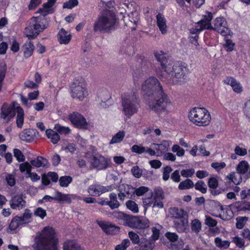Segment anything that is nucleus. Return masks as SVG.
I'll return each mask as SVG.
<instances>
[{
	"label": "nucleus",
	"mask_w": 250,
	"mask_h": 250,
	"mask_svg": "<svg viewBox=\"0 0 250 250\" xmlns=\"http://www.w3.org/2000/svg\"><path fill=\"white\" fill-rule=\"evenodd\" d=\"M116 22L115 14L109 11H105L95 21L94 30L95 31L109 32L115 29Z\"/></svg>",
	"instance_id": "423d86ee"
},
{
	"label": "nucleus",
	"mask_w": 250,
	"mask_h": 250,
	"mask_svg": "<svg viewBox=\"0 0 250 250\" xmlns=\"http://www.w3.org/2000/svg\"><path fill=\"white\" fill-rule=\"evenodd\" d=\"M194 186L196 190L200 191L201 193H206L207 192V187L203 181H198Z\"/></svg>",
	"instance_id": "3c124183"
},
{
	"label": "nucleus",
	"mask_w": 250,
	"mask_h": 250,
	"mask_svg": "<svg viewBox=\"0 0 250 250\" xmlns=\"http://www.w3.org/2000/svg\"><path fill=\"white\" fill-rule=\"evenodd\" d=\"M30 164L32 167H34L37 168L48 166L47 160L46 159L40 156L37 157L35 159L32 160L30 161Z\"/></svg>",
	"instance_id": "2f4dec72"
},
{
	"label": "nucleus",
	"mask_w": 250,
	"mask_h": 250,
	"mask_svg": "<svg viewBox=\"0 0 250 250\" xmlns=\"http://www.w3.org/2000/svg\"><path fill=\"white\" fill-rule=\"evenodd\" d=\"M5 180L7 185L10 187H13L16 184L15 175L13 174L7 173L5 176Z\"/></svg>",
	"instance_id": "0e129e2a"
},
{
	"label": "nucleus",
	"mask_w": 250,
	"mask_h": 250,
	"mask_svg": "<svg viewBox=\"0 0 250 250\" xmlns=\"http://www.w3.org/2000/svg\"><path fill=\"white\" fill-rule=\"evenodd\" d=\"M45 133L47 138L50 139L52 143L54 144H57L60 139L59 134L52 129H47Z\"/></svg>",
	"instance_id": "4c0bfd02"
},
{
	"label": "nucleus",
	"mask_w": 250,
	"mask_h": 250,
	"mask_svg": "<svg viewBox=\"0 0 250 250\" xmlns=\"http://www.w3.org/2000/svg\"><path fill=\"white\" fill-rule=\"evenodd\" d=\"M81 197L77 196L75 194H63L62 199L61 202H65L67 204H70L72 200H81Z\"/></svg>",
	"instance_id": "8fccbe9b"
},
{
	"label": "nucleus",
	"mask_w": 250,
	"mask_h": 250,
	"mask_svg": "<svg viewBox=\"0 0 250 250\" xmlns=\"http://www.w3.org/2000/svg\"><path fill=\"white\" fill-rule=\"evenodd\" d=\"M68 118L72 125L79 128L89 129L94 126L92 122H86L85 118L77 112L70 113L68 115Z\"/></svg>",
	"instance_id": "9d476101"
},
{
	"label": "nucleus",
	"mask_w": 250,
	"mask_h": 250,
	"mask_svg": "<svg viewBox=\"0 0 250 250\" xmlns=\"http://www.w3.org/2000/svg\"><path fill=\"white\" fill-rule=\"evenodd\" d=\"M54 128L57 131L61 134H67L70 132L69 127L62 126L59 125H55Z\"/></svg>",
	"instance_id": "e2e57ef3"
},
{
	"label": "nucleus",
	"mask_w": 250,
	"mask_h": 250,
	"mask_svg": "<svg viewBox=\"0 0 250 250\" xmlns=\"http://www.w3.org/2000/svg\"><path fill=\"white\" fill-rule=\"evenodd\" d=\"M34 241V250H58L59 234L54 228L46 226L37 233Z\"/></svg>",
	"instance_id": "f257e3e1"
},
{
	"label": "nucleus",
	"mask_w": 250,
	"mask_h": 250,
	"mask_svg": "<svg viewBox=\"0 0 250 250\" xmlns=\"http://www.w3.org/2000/svg\"><path fill=\"white\" fill-rule=\"evenodd\" d=\"M122 106L123 114L128 118L136 113L139 109V103L136 94L131 91L122 95Z\"/></svg>",
	"instance_id": "39448f33"
},
{
	"label": "nucleus",
	"mask_w": 250,
	"mask_h": 250,
	"mask_svg": "<svg viewBox=\"0 0 250 250\" xmlns=\"http://www.w3.org/2000/svg\"><path fill=\"white\" fill-rule=\"evenodd\" d=\"M235 43L229 39H226L225 43L224 44L225 49L228 52L232 51L233 50Z\"/></svg>",
	"instance_id": "774afa93"
},
{
	"label": "nucleus",
	"mask_w": 250,
	"mask_h": 250,
	"mask_svg": "<svg viewBox=\"0 0 250 250\" xmlns=\"http://www.w3.org/2000/svg\"><path fill=\"white\" fill-rule=\"evenodd\" d=\"M161 228V226L159 225L157 226V227H153L151 228L152 234L150 237V240L151 241H155L159 239L160 235V230Z\"/></svg>",
	"instance_id": "09e8293b"
},
{
	"label": "nucleus",
	"mask_w": 250,
	"mask_h": 250,
	"mask_svg": "<svg viewBox=\"0 0 250 250\" xmlns=\"http://www.w3.org/2000/svg\"><path fill=\"white\" fill-rule=\"evenodd\" d=\"M155 56L158 62L161 63L162 67L165 70L167 65V60L166 54L163 51H156L154 52Z\"/></svg>",
	"instance_id": "c85d7f7f"
},
{
	"label": "nucleus",
	"mask_w": 250,
	"mask_h": 250,
	"mask_svg": "<svg viewBox=\"0 0 250 250\" xmlns=\"http://www.w3.org/2000/svg\"><path fill=\"white\" fill-rule=\"evenodd\" d=\"M150 222L148 219L144 217L131 216L128 227L132 229H144L149 228Z\"/></svg>",
	"instance_id": "4468645a"
},
{
	"label": "nucleus",
	"mask_w": 250,
	"mask_h": 250,
	"mask_svg": "<svg viewBox=\"0 0 250 250\" xmlns=\"http://www.w3.org/2000/svg\"><path fill=\"white\" fill-rule=\"evenodd\" d=\"M211 29L217 31L223 36H231L233 34L228 27L227 21L222 17H217L214 20Z\"/></svg>",
	"instance_id": "9b49d317"
},
{
	"label": "nucleus",
	"mask_w": 250,
	"mask_h": 250,
	"mask_svg": "<svg viewBox=\"0 0 250 250\" xmlns=\"http://www.w3.org/2000/svg\"><path fill=\"white\" fill-rule=\"evenodd\" d=\"M194 186V183L191 180L189 179H187L179 184L178 188L181 190L188 189L193 188Z\"/></svg>",
	"instance_id": "c03bdc74"
},
{
	"label": "nucleus",
	"mask_w": 250,
	"mask_h": 250,
	"mask_svg": "<svg viewBox=\"0 0 250 250\" xmlns=\"http://www.w3.org/2000/svg\"><path fill=\"white\" fill-rule=\"evenodd\" d=\"M219 208L220 213H214L213 216L219 217L224 220H229L233 216V213L230 208L219 205Z\"/></svg>",
	"instance_id": "a211bd4d"
},
{
	"label": "nucleus",
	"mask_w": 250,
	"mask_h": 250,
	"mask_svg": "<svg viewBox=\"0 0 250 250\" xmlns=\"http://www.w3.org/2000/svg\"><path fill=\"white\" fill-rule=\"evenodd\" d=\"M146 146H144L142 145H133L131 148V151L139 154H141L145 152Z\"/></svg>",
	"instance_id": "bf43d9fd"
},
{
	"label": "nucleus",
	"mask_w": 250,
	"mask_h": 250,
	"mask_svg": "<svg viewBox=\"0 0 250 250\" xmlns=\"http://www.w3.org/2000/svg\"><path fill=\"white\" fill-rule=\"evenodd\" d=\"M154 198H152V192L151 190L149 192L147 197L143 198V205L146 210L148 208L153 205Z\"/></svg>",
	"instance_id": "79ce46f5"
},
{
	"label": "nucleus",
	"mask_w": 250,
	"mask_h": 250,
	"mask_svg": "<svg viewBox=\"0 0 250 250\" xmlns=\"http://www.w3.org/2000/svg\"><path fill=\"white\" fill-rule=\"evenodd\" d=\"M214 243L216 246L220 249H227L230 245V242L229 241H223L219 237H216L215 238Z\"/></svg>",
	"instance_id": "a18cd8bd"
},
{
	"label": "nucleus",
	"mask_w": 250,
	"mask_h": 250,
	"mask_svg": "<svg viewBox=\"0 0 250 250\" xmlns=\"http://www.w3.org/2000/svg\"><path fill=\"white\" fill-rule=\"evenodd\" d=\"M19 167L20 171L22 173H25L26 176L31 171L32 168L30 162L29 163L28 162H23L20 164Z\"/></svg>",
	"instance_id": "ea45409f"
},
{
	"label": "nucleus",
	"mask_w": 250,
	"mask_h": 250,
	"mask_svg": "<svg viewBox=\"0 0 250 250\" xmlns=\"http://www.w3.org/2000/svg\"><path fill=\"white\" fill-rule=\"evenodd\" d=\"M237 173L240 175H246L248 177H250V166L246 160L240 161L236 167Z\"/></svg>",
	"instance_id": "6ab92c4d"
},
{
	"label": "nucleus",
	"mask_w": 250,
	"mask_h": 250,
	"mask_svg": "<svg viewBox=\"0 0 250 250\" xmlns=\"http://www.w3.org/2000/svg\"><path fill=\"white\" fill-rule=\"evenodd\" d=\"M153 102L148 103V107L159 115H167L174 109V105L170 98L163 90L156 95Z\"/></svg>",
	"instance_id": "f03ea898"
},
{
	"label": "nucleus",
	"mask_w": 250,
	"mask_h": 250,
	"mask_svg": "<svg viewBox=\"0 0 250 250\" xmlns=\"http://www.w3.org/2000/svg\"><path fill=\"white\" fill-rule=\"evenodd\" d=\"M10 206L13 209H20L25 207V202L21 196L16 195L10 201Z\"/></svg>",
	"instance_id": "a878e982"
},
{
	"label": "nucleus",
	"mask_w": 250,
	"mask_h": 250,
	"mask_svg": "<svg viewBox=\"0 0 250 250\" xmlns=\"http://www.w3.org/2000/svg\"><path fill=\"white\" fill-rule=\"evenodd\" d=\"M110 158H105L99 154L94 155L90 161L92 166L99 170L106 168L110 166Z\"/></svg>",
	"instance_id": "ddd939ff"
},
{
	"label": "nucleus",
	"mask_w": 250,
	"mask_h": 250,
	"mask_svg": "<svg viewBox=\"0 0 250 250\" xmlns=\"http://www.w3.org/2000/svg\"><path fill=\"white\" fill-rule=\"evenodd\" d=\"M188 118L193 125L200 127L208 126L211 120L208 110L206 108L201 107H194L190 109Z\"/></svg>",
	"instance_id": "20e7f679"
},
{
	"label": "nucleus",
	"mask_w": 250,
	"mask_h": 250,
	"mask_svg": "<svg viewBox=\"0 0 250 250\" xmlns=\"http://www.w3.org/2000/svg\"><path fill=\"white\" fill-rule=\"evenodd\" d=\"M157 25L159 27L162 34H166L167 33V21L164 16L161 14H158L156 16Z\"/></svg>",
	"instance_id": "393cba45"
},
{
	"label": "nucleus",
	"mask_w": 250,
	"mask_h": 250,
	"mask_svg": "<svg viewBox=\"0 0 250 250\" xmlns=\"http://www.w3.org/2000/svg\"><path fill=\"white\" fill-rule=\"evenodd\" d=\"M32 213L30 210L26 209L25 210L24 213L22 216L19 217L21 224H28L31 222L32 220Z\"/></svg>",
	"instance_id": "37998d69"
},
{
	"label": "nucleus",
	"mask_w": 250,
	"mask_h": 250,
	"mask_svg": "<svg viewBox=\"0 0 250 250\" xmlns=\"http://www.w3.org/2000/svg\"><path fill=\"white\" fill-rule=\"evenodd\" d=\"M119 191L123 192L127 195V198H130L134 193L135 188L129 185L123 184L120 185Z\"/></svg>",
	"instance_id": "72a5a7b5"
},
{
	"label": "nucleus",
	"mask_w": 250,
	"mask_h": 250,
	"mask_svg": "<svg viewBox=\"0 0 250 250\" xmlns=\"http://www.w3.org/2000/svg\"><path fill=\"white\" fill-rule=\"evenodd\" d=\"M169 212L170 216L175 219H181L188 217L187 213L182 208H171L169 209Z\"/></svg>",
	"instance_id": "cd10ccee"
},
{
	"label": "nucleus",
	"mask_w": 250,
	"mask_h": 250,
	"mask_svg": "<svg viewBox=\"0 0 250 250\" xmlns=\"http://www.w3.org/2000/svg\"><path fill=\"white\" fill-rule=\"evenodd\" d=\"M171 144V142L170 141L163 140L160 144L154 143L152 145L158 153L162 154L168 150Z\"/></svg>",
	"instance_id": "b1692460"
},
{
	"label": "nucleus",
	"mask_w": 250,
	"mask_h": 250,
	"mask_svg": "<svg viewBox=\"0 0 250 250\" xmlns=\"http://www.w3.org/2000/svg\"><path fill=\"white\" fill-rule=\"evenodd\" d=\"M171 151L174 153H176L178 157H183L185 153V150L179 145H174L171 147Z\"/></svg>",
	"instance_id": "5fc2aeb1"
},
{
	"label": "nucleus",
	"mask_w": 250,
	"mask_h": 250,
	"mask_svg": "<svg viewBox=\"0 0 250 250\" xmlns=\"http://www.w3.org/2000/svg\"><path fill=\"white\" fill-rule=\"evenodd\" d=\"M14 156L19 162H23L25 160V157L22 152L18 148L13 150Z\"/></svg>",
	"instance_id": "6e6d98bb"
},
{
	"label": "nucleus",
	"mask_w": 250,
	"mask_h": 250,
	"mask_svg": "<svg viewBox=\"0 0 250 250\" xmlns=\"http://www.w3.org/2000/svg\"><path fill=\"white\" fill-rule=\"evenodd\" d=\"M63 250H82L80 245L75 240H67L64 242Z\"/></svg>",
	"instance_id": "f704fd0d"
},
{
	"label": "nucleus",
	"mask_w": 250,
	"mask_h": 250,
	"mask_svg": "<svg viewBox=\"0 0 250 250\" xmlns=\"http://www.w3.org/2000/svg\"><path fill=\"white\" fill-rule=\"evenodd\" d=\"M149 189L148 188L145 186H141L135 189L134 193L138 196L143 195L145 193L148 192Z\"/></svg>",
	"instance_id": "69168bd1"
},
{
	"label": "nucleus",
	"mask_w": 250,
	"mask_h": 250,
	"mask_svg": "<svg viewBox=\"0 0 250 250\" xmlns=\"http://www.w3.org/2000/svg\"><path fill=\"white\" fill-rule=\"evenodd\" d=\"M49 21L45 16L32 17L29 21L24 34L29 39H34L49 26Z\"/></svg>",
	"instance_id": "7ed1b4c3"
},
{
	"label": "nucleus",
	"mask_w": 250,
	"mask_h": 250,
	"mask_svg": "<svg viewBox=\"0 0 250 250\" xmlns=\"http://www.w3.org/2000/svg\"><path fill=\"white\" fill-rule=\"evenodd\" d=\"M165 71L171 75L172 81L175 84H181L183 83L189 72L188 69L186 66L170 62L167 63L165 68Z\"/></svg>",
	"instance_id": "0eeeda50"
},
{
	"label": "nucleus",
	"mask_w": 250,
	"mask_h": 250,
	"mask_svg": "<svg viewBox=\"0 0 250 250\" xmlns=\"http://www.w3.org/2000/svg\"><path fill=\"white\" fill-rule=\"evenodd\" d=\"M139 244L140 250H152V249L151 245L146 239H142Z\"/></svg>",
	"instance_id": "13d9d810"
},
{
	"label": "nucleus",
	"mask_w": 250,
	"mask_h": 250,
	"mask_svg": "<svg viewBox=\"0 0 250 250\" xmlns=\"http://www.w3.org/2000/svg\"><path fill=\"white\" fill-rule=\"evenodd\" d=\"M72 181L71 177L65 176L61 177L59 179L60 185L62 187H67Z\"/></svg>",
	"instance_id": "864d4df0"
},
{
	"label": "nucleus",
	"mask_w": 250,
	"mask_h": 250,
	"mask_svg": "<svg viewBox=\"0 0 250 250\" xmlns=\"http://www.w3.org/2000/svg\"><path fill=\"white\" fill-rule=\"evenodd\" d=\"M113 216L118 219L120 223L128 227L132 215H127L122 212L114 211Z\"/></svg>",
	"instance_id": "bb28decb"
},
{
	"label": "nucleus",
	"mask_w": 250,
	"mask_h": 250,
	"mask_svg": "<svg viewBox=\"0 0 250 250\" xmlns=\"http://www.w3.org/2000/svg\"><path fill=\"white\" fill-rule=\"evenodd\" d=\"M248 221V217L246 216H239L236 218L235 226L238 229H242L244 228Z\"/></svg>",
	"instance_id": "49530a36"
},
{
	"label": "nucleus",
	"mask_w": 250,
	"mask_h": 250,
	"mask_svg": "<svg viewBox=\"0 0 250 250\" xmlns=\"http://www.w3.org/2000/svg\"><path fill=\"white\" fill-rule=\"evenodd\" d=\"M109 201H107V204L111 209L118 208L120 204L117 200V195L115 193H111L109 195Z\"/></svg>",
	"instance_id": "58836bf2"
},
{
	"label": "nucleus",
	"mask_w": 250,
	"mask_h": 250,
	"mask_svg": "<svg viewBox=\"0 0 250 250\" xmlns=\"http://www.w3.org/2000/svg\"><path fill=\"white\" fill-rule=\"evenodd\" d=\"M234 151L235 154L239 156H244L248 153L247 149L245 147H241L240 146H236Z\"/></svg>",
	"instance_id": "052dcab7"
},
{
	"label": "nucleus",
	"mask_w": 250,
	"mask_h": 250,
	"mask_svg": "<svg viewBox=\"0 0 250 250\" xmlns=\"http://www.w3.org/2000/svg\"><path fill=\"white\" fill-rule=\"evenodd\" d=\"M56 0H47V1L43 4L42 8L39 9L37 13H40L43 16H46L53 13L54 10L52 7L56 3Z\"/></svg>",
	"instance_id": "4be33fe9"
},
{
	"label": "nucleus",
	"mask_w": 250,
	"mask_h": 250,
	"mask_svg": "<svg viewBox=\"0 0 250 250\" xmlns=\"http://www.w3.org/2000/svg\"><path fill=\"white\" fill-rule=\"evenodd\" d=\"M163 90L159 81L153 76L145 80L142 84L141 93L144 96H154Z\"/></svg>",
	"instance_id": "6e6552de"
},
{
	"label": "nucleus",
	"mask_w": 250,
	"mask_h": 250,
	"mask_svg": "<svg viewBox=\"0 0 250 250\" xmlns=\"http://www.w3.org/2000/svg\"><path fill=\"white\" fill-rule=\"evenodd\" d=\"M224 84L231 86L233 91L236 94H240L243 91V87L241 83L232 77H226L223 80Z\"/></svg>",
	"instance_id": "dca6fc26"
},
{
	"label": "nucleus",
	"mask_w": 250,
	"mask_h": 250,
	"mask_svg": "<svg viewBox=\"0 0 250 250\" xmlns=\"http://www.w3.org/2000/svg\"><path fill=\"white\" fill-rule=\"evenodd\" d=\"M71 95L75 99L82 101L87 96L85 84L82 80L76 79L71 84Z\"/></svg>",
	"instance_id": "1a4fd4ad"
},
{
	"label": "nucleus",
	"mask_w": 250,
	"mask_h": 250,
	"mask_svg": "<svg viewBox=\"0 0 250 250\" xmlns=\"http://www.w3.org/2000/svg\"><path fill=\"white\" fill-rule=\"evenodd\" d=\"M127 208L134 213L139 212V208L138 205L133 201L128 200L126 202Z\"/></svg>",
	"instance_id": "603ef678"
},
{
	"label": "nucleus",
	"mask_w": 250,
	"mask_h": 250,
	"mask_svg": "<svg viewBox=\"0 0 250 250\" xmlns=\"http://www.w3.org/2000/svg\"><path fill=\"white\" fill-rule=\"evenodd\" d=\"M16 108L13 106L4 104L0 109V120L3 124H8L15 117Z\"/></svg>",
	"instance_id": "f8f14e48"
},
{
	"label": "nucleus",
	"mask_w": 250,
	"mask_h": 250,
	"mask_svg": "<svg viewBox=\"0 0 250 250\" xmlns=\"http://www.w3.org/2000/svg\"><path fill=\"white\" fill-rule=\"evenodd\" d=\"M22 225V224L20 221V219L19 218V216H15L12 219L9 225L8 229L11 231H14Z\"/></svg>",
	"instance_id": "a19ab883"
},
{
	"label": "nucleus",
	"mask_w": 250,
	"mask_h": 250,
	"mask_svg": "<svg viewBox=\"0 0 250 250\" xmlns=\"http://www.w3.org/2000/svg\"><path fill=\"white\" fill-rule=\"evenodd\" d=\"M16 124L19 128H21L24 123V113L23 109L20 106L16 107Z\"/></svg>",
	"instance_id": "473e14b6"
},
{
	"label": "nucleus",
	"mask_w": 250,
	"mask_h": 250,
	"mask_svg": "<svg viewBox=\"0 0 250 250\" xmlns=\"http://www.w3.org/2000/svg\"><path fill=\"white\" fill-rule=\"evenodd\" d=\"M128 237L133 244H138L140 243L139 236L133 231H129Z\"/></svg>",
	"instance_id": "680f3d73"
},
{
	"label": "nucleus",
	"mask_w": 250,
	"mask_h": 250,
	"mask_svg": "<svg viewBox=\"0 0 250 250\" xmlns=\"http://www.w3.org/2000/svg\"><path fill=\"white\" fill-rule=\"evenodd\" d=\"M34 50V46L30 42H26L22 46V50L24 57L25 58L30 57L33 54Z\"/></svg>",
	"instance_id": "c756f323"
},
{
	"label": "nucleus",
	"mask_w": 250,
	"mask_h": 250,
	"mask_svg": "<svg viewBox=\"0 0 250 250\" xmlns=\"http://www.w3.org/2000/svg\"><path fill=\"white\" fill-rule=\"evenodd\" d=\"M125 131H119L112 137L109 144L113 145L122 142L125 137Z\"/></svg>",
	"instance_id": "e433bc0d"
},
{
	"label": "nucleus",
	"mask_w": 250,
	"mask_h": 250,
	"mask_svg": "<svg viewBox=\"0 0 250 250\" xmlns=\"http://www.w3.org/2000/svg\"><path fill=\"white\" fill-rule=\"evenodd\" d=\"M130 242L129 239H125L122 243L115 247V250H126L130 246Z\"/></svg>",
	"instance_id": "4d7b16f0"
},
{
	"label": "nucleus",
	"mask_w": 250,
	"mask_h": 250,
	"mask_svg": "<svg viewBox=\"0 0 250 250\" xmlns=\"http://www.w3.org/2000/svg\"><path fill=\"white\" fill-rule=\"evenodd\" d=\"M237 176L236 172L233 171L229 174L226 176V179L228 180L229 182H232L235 185H238L241 182L242 178L240 177L237 179Z\"/></svg>",
	"instance_id": "de8ad7c7"
},
{
	"label": "nucleus",
	"mask_w": 250,
	"mask_h": 250,
	"mask_svg": "<svg viewBox=\"0 0 250 250\" xmlns=\"http://www.w3.org/2000/svg\"><path fill=\"white\" fill-rule=\"evenodd\" d=\"M99 227L107 234H115L120 230V228L110 222L99 221L97 222Z\"/></svg>",
	"instance_id": "f3484780"
},
{
	"label": "nucleus",
	"mask_w": 250,
	"mask_h": 250,
	"mask_svg": "<svg viewBox=\"0 0 250 250\" xmlns=\"http://www.w3.org/2000/svg\"><path fill=\"white\" fill-rule=\"evenodd\" d=\"M212 19V13L210 12H207L206 14L204 15L203 19L197 22L198 26H200L201 29H203V30L204 29H211L212 25L211 21Z\"/></svg>",
	"instance_id": "412c9836"
},
{
	"label": "nucleus",
	"mask_w": 250,
	"mask_h": 250,
	"mask_svg": "<svg viewBox=\"0 0 250 250\" xmlns=\"http://www.w3.org/2000/svg\"><path fill=\"white\" fill-rule=\"evenodd\" d=\"M113 187L111 186L104 187L99 184H93L88 187L87 191L91 196H100L103 193L111 191Z\"/></svg>",
	"instance_id": "2eb2a0df"
},
{
	"label": "nucleus",
	"mask_w": 250,
	"mask_h": 250,
	"mask_svg": "<svg viewBox=\"0 0 250 250\" xmlns=\"http://www.w3.org/2000/svg\"><path fill=\"white\" fill-rule=\"evenodd\" d=\"M35 136V132L33 130L27 129L23 131L20 134V138L23 141L30 142L32 141Z\"/></svg>",
	"instance_id": "7c9ffc66"
},
{
	"label": "nucleus",
	"mask_w": 250,
	"mask_h": 250,
	"mask_svg": "<svg viewBox=\"0 0 250 250\" xmlns=\"http://www.w3.org/2000/svg\"><path fill=\"white\" fill-rule=\"evenodd\" d=\"M174 227L180 233L186 232L188 229V217L181 219H175L173 221Z\"/></svg>",
	"instance_id": "aec40b11"
},
{
	"label": "nucleus",
	"mask_w": 250,
	"mask_h": 250,
	"mask_svg": "<svg viewBox=\"0 0 250 250\" xmlns=\"http://www.w3.org/2000/svg\"><path fill=\"white\" fill-rule=\"evenodd\" d=\"M236 207L239 210H250V202H244L237 204Z\"/></svg>",
	"instance_id": "338daca9"
},
{
	"label": "nucleus",
	"mask_w": 250,
	"mask_h": 250,
	"mask_svg": "<svg viewBox=\"0 0 250 250\" xmlns=\"http://www.w3.org/2000/svg\"><path fill=\"white\" fill-rule=\"evenodd\" d=\"M58 40L61 44H68L71 39V35L67 31H65L63 28H61L58 33Z\"/></svg>",
	"instance_id": "5701e85b"
},
{
	"label": "nucleus",
	"mask_w": 250,
	"mask_h": 250,
	"mask_svg": "<svg viewBox=\"0 0 250 250\" xmlns=\"http://www.w3.org/2000/svg\"><path fill=\"white\" fill-rule=\"evenodd\" d=\"M190 229L191 231L196 234H198L202 229V223L197 219H194L190 222Z\"/></svg>",
	"instance_id": "c9c22d12"
}]
</instances>
